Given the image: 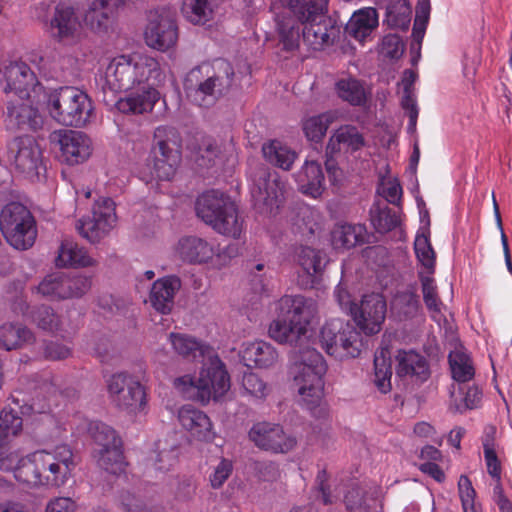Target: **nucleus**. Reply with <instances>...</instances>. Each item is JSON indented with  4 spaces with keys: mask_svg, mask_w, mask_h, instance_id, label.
Segmentation results:
<instances>
[{
    "mask_svg": "<svg viewBox=\"0 0 512 512\" xmlns=\"http://www.w3.org/2000/svg\"><path fill=\"white\" fill-rule=\"evenodd\" d=\"M214 67L223 70L225 76H210L206 80L195 84L194 81L198 79L202 69L196 67L185 78L184 89L186 95L192 103L199 107L208 108L212 106L232 84L235 73L230 63L220 59L215 61Z\"/></svg>",
    "mask_w": 512,
    "mask_h": 512,
    "instance_id": "obj_13",
    "label": "nucleus"
},
{
    "mask_svg": "<svg viewBox=\"0 0 512 512\" xmlns=\"http://www.w3.org/2000/svg\"><path fill=\"white\" fill-rule=\"evenodd\" d=\"M414 251L418 261L428 270L433 269L435 253L431 246L429 236L424 232H418L414 241Z\"/></svg>",
    "mask_w": 512,
    "mask_h": 512,
    "instance_id": "obj_51",
    "label": "nucleus"
},
{
    "mask_svg": "<svg viewBox=\"0 0 512 512\" xmlns=\"http://www.w3.org/2000/svg\"><path fill=\"white\" fill-rule=\"evenodd\" d=\"M379 17L375 8L365 7L355 11L346 25L347 34L364 42L378 27Z\"/></svg>",
    "mask_w": 512,
    "mask_h": 512,
    "instance_id": "obj_35",
    "label": "nucleus"
},
{
    "mask_svg": "<svg viewBox=\"0 0 512 512\" xmlns=\"http://www.w3.org/2000/svg\"><path fill=\"white\" fill-rule=\"evenodd\" d=\"M94 352L102 363L110 364L118 351L109 337H100L94 346Z\"/></svg>",
    "mask_w": 512,
    "mask_h": 512,
    "instance_id": "obj_61",
    "label": "nucleus"
},
{
    "mask_svg": "<svg viewBox=\"0 0 512 512\" xmlns=\"http://www.w3.org/2000/svg\"><path fill=\"white\" fill-rule=\"evenodd\" d=\"M277 28L281 42L286 50H294L299 46V42L302 39L299 26H295L289 21L278 19Z\"/></svg>",
    "mask_w": 512,
    "mask_h": 512,
    "instance_id": "obj_52",
    "label": "nucleus"
},
{
    "mask_svg": "<svg viewBox=\"0 0 512 512\" xmlns=\"http://www.w3.org/2000/svg\"><path fill=\"white\" fill-rule=\"evenodd\" d=\"M240 356L247 367L269 368L278 361L275 347L263 340L244 343Z\"/></svg>",
    "mask_w": 512,
    "mask_h": 512,
    "instance_id": "obj_32",
    "label": "nucleus"
},
{
    "mask_svg": "<svg viewBox=\"0 0 512 512\" xmlns=\"http://www.w3.org/2000/svg\"><path fill=\"white\" fill-rule=\"evenodd\" d=\"M449 364L453 379L458 383L470 381L475 374L470 357L460 351H452L449 354Z\"/></svg>",
    "mask_w": 512,
    "mask_h": 512,
    "instance_id": "obj_49",
    "label": "nucleus"
},
{
    "mask_svg": "<svg viewBox=\"0 0 512 512\" xmlns=\"http://www.w3.org/2000/svg\"><path fill=\"white\" fill-rule=\"evenodd\" d=\"M365 145L363 135L353 125H342L331 135L326 147L325 167L332 183L342 178V170L338 167L336 158L340 155L354 153Z\"/></svg>",
    "mask_w": 512,
    "mask_h": 512,
    "instance_id": "obj_16",
    "label": "nucleus"
},
{
    "mask_svg": "<svg viewBox=\"0 0 512 512\" xmlns=\"http://www.w3.org/2000/svg\"><path fill=\"white\" fill-rule=\"evenodd\" d=\"M0 229L6 241L17 250H27L37 237L36 221L19 202L6 204L0 214Z\"/></svg>",
    "mask_w": 512,
    "mask_h": 512,
    "instance_id": "obj_12",
    "label": "nucleus"
},
{
    "mask_svg": "<svg viewBox=\"0 0 512 512\" xmlns=\"http://www.w3.org/2000/svg\"><path fill=\"white\" fill-rule=\"evenodd\" d=\"M23 420L11 408H3L0 413V443H9L22 429Z\"/></svg>",
    "mask_w": 512,
    "mask_h": 512,
    "instance_id": "obj_50",
    "label": "nucleus"
},
{
    "mask_svg": "<svg viewBox=\"0 0 512 512\" xmlns=\"http://www.w3.org/2000/svg\"><path fill=\"white\" fill-rule=\"evenodd\" d=\"M146 44L158 51H167L178 41L176 21L167 14H151L145 28Z\"/></svg>",
    "mask_w": 512,
    "mask_h": 512,
    "instance_id": "obj_24",
    "label": "nucleus"
},
{
    "mask_svg": "<svg viewBox=\"0 0 512 512\" xmlns=\"http://www.w3.org/2000/svg\"><path fill=\"white\" fill-rule=\"evenodd\" d=\"M242 386L246 393L256 399H264L269 394L267 384L254 372L244 373Z\"/></svg>",
    "mask_w": 512,
    "mask_h": 512,
    "instance_id": "obj_54",
    "label": "nucleus"
},
{
    "mask_svg": "<svg viewBox=\"0 0 512 512\" xmlns=\"http://www.w3.org/2000/svg\"><path fill=\"white\" fill-rule=\"evenodd\" d=\"M297 261L306 276L303 285L314 287L319 282L328 262L326 254L321 250L303 246L297 252Z\"/></svg>",
    "mask_w": 512,
    "mask_h": 512,
    "instance_id": "obj_33",
    "label": "nucleus"
},
{
    "mask_svg": "<svg viewBox=\"0 0 512 512\" xmlns=\"http://www.w3.org/2000/svg\"><path fill=\"white\" fill-rule=\"evenodd\" d=\"M387 305L381 294L372 293L362 297L351 316L356 325L367 335L380 332L386 317Z\"/></svg>",
    "mask_w": 512,
    "mask_h": 512,
    "instance_id": "obj_23",
    "label": "nucleus"
},
{
    "mask_svg": "<svg viewBox=\"0 0 512 512\" xmlns=\"http://www.w3.org/2000/svg\"><path fill=\"white\" fill-rule=\"evenodd\" d=\"M1 85L5 93L14 92L18 98H38L45 90L25 62H11L6 66Z\"/></svg>",
    "mask_w": 512,
    "mask_h": 512,
    "instance_id": "obj_22",
    "label": "nucleus"
},
{
    "mask_svg": "<svg viewBox=\"0 0 512 512\" xmlns=\"http://www.w3.org/2000/svg\"><path fill=\"white\" fill-rule=\"evenodd\" d=\"M248 436L256 447L274 454H286L297 445L293 434L287 433L282 425L268 421L254 423Z\"/></svg>",
    "mask_w": 512,
    "mask_h": 512,
    "instance_id": "obj_20",
    "label": "nucleus"
},
{
    "mask_svg": "<svg viewBox=\"0 0 512 512\" xmlns=\"http://www.w3.org/2000/svg\"><path fill=\"white\" fill-rule=\"evenodd\" d=\"M396 361V373L399 377H407L416 383H423L430 376L426 358L414 350H399Z\"/></svg>",
    "mask_w": 512,
    "mask_h": 512,
    "instance_id": "obj_29",
    "label": "nucleus"
},
{
    "mask_svg": "<svg viewBox=\"0 0 512 512\" xmlns=\"http://www.w3.org/2000/svg\"><path fill=\"white\" fill-rule=\"evenodd\" d=\"M377 194L386 202L399 205L402 197V187L395 178H382L377 186Z\"/></svg>",
    "mask_w": 512,
    "mask_h": 512,
    "instance_id": "obj_53",
    "label": "nucleus"
},
{
    "mask_svg": "<svg viewBox=\"0 0 512 512\" xmlns=\"http://www.w3.org/2000/svg\"><path fill=\"white\" fill-rule=\"evenodd\" d=\"M378 490L367 491L361 487H353L345 495L346 508L350 512L376 511L378 506Z\"/></svg>",
    "mask_w": 512,
    "mask_h": 512,
    "instance_id": "obj_41",
    "label": "nucleus"
},
{
    "mask_svg": "<svg viewBox=\"0 0 512 512\" xmlns=\"http://www.w3.org/2000/svg\"><path fill=\"white\" fill-rule=\"evenodd\" d=\"M7 445L8 443H0V470L12 472L15 475V469L23 456L17 450H10Z\"/></svg>",
    "mask_w": 512,
    "mask_h": 512,
    "instance_id": "obj_58",
    "label": "nucleus"
},
{
    "mask_svg": "<svg viewBox=\"0 0 512 512\" xmlns=\"http://www.w3.org/2000/svg\"><path fill=\"white\" fill-rule=\"evenodd\" d=\"M115 6L113 0H93L84 15L85 24L96 33H108L114 24Z\"/></svg>",
    "mask_w": 512,
    "mask_h": 512,
    "instance_id": "obj_34",
    "label": "nucleus"
},
{
    "mask_svg": "<svg viewBox=\"0 0 512 512\" xmlns=\"http://www.w3.org/2000/svg\"><path fill=\"white\" fill-rule=\"evenodd\" d=\"M239 248L230 244L220 248L213 241L198 236H184L178 240L176 254L188 264H210L211 267L221 269L238 255Z\"/></svg>",
    "mask_w": 512,
    "mask_h": 512,
    "instance_id": "obj_11",
    "label": "nucleus"
},
{
    "mask_svg": "<svg viewBox=\"0 0 512 512\" xmlns=\"http://www.w3.org/2000/svg\"><path fill=\"white\" fill-rule=\"evenodd\" d=\"M180 425L190 435L200 441H212L215 436L210 418L191 404L182 406L178 411Z\"/></svg>",
    "mask_w": 512,
    "mask_h": 512,
    "instance_id": "obj_28",
    "label": "nucleus"
},
{
    "mask_svg": "<svg viewBox=\"0 0 512 512\" xmlns=\"http://www.w3.org/2000/svg\"><path fill=\"white\" fill-rule=\"evenodd\" d=\"M388 356L389 352L382 348L380 352L375 353L374 357L373 383L382 394H387L392 389V367Z\"/></svg>",
    "mask_w": 512,
    "mask_h": 512,
    "instance_id": "obj_45",
    "label": "nucleus"
},
{
    "mask_svg": "<svg viewBox=\"0 0 512 512\" xmlns=\"http://www.w3.org/2000/svg\"><path fill=\"white\" fill-rule=\"evenodd\" d=\"M319 340L324 351L337 360L357 358L363 348V338L356 326L339 318L324 323Z\"/></svg>",
    "mask_w": 512,
    "mask_h": 512,
    "instance_id": "obj_10",
    "label": "nucleus"
},
{
    "mask_svg": "<svg viewBox=\"0 0 512 512\" xmlns=\"http://www.w3.org/2000/svg\"><path fill=\"white\" fill-rule=\"evenodd\" d=\"M94 263L93 258L83 247H79L72 240L65 239L62 241L56 258L57 266L88 267L94 265Z\"/></svg>",
    "mask_w": 512,
    "mask_h": 512,
    "instance_id": "obj_38",
    "label": "nucleus"
},
{
    "mask_svg": "<svg viewBox=\"0 0 512 512\" xmlns=\"http://www.w3.org/2000/svg\"><path fill=\"white\" fill-rule=\"evenodd\" d=\"M328 0H289L288 9L304 25L302 40L313 50L334 41L339 28L325 15Z\"/></svg>",
    "mask_w": 512,
    "mask_h": 512,
    "instance_id": "obj_4",
    "label": "nucleus"
},
{
    "mask_svg": "<svg viewBox=\"0 0 512 512\" xmlns=\"http://www.w3.org/2000/svg\"><path fill=\"white\" fill-rule=\"evenodd\" d=\"M115 203L109 197H100L92 208V216H84L76 223L78 233L91 243L99 242L116 225Z\"/></svg>",
    "mask_w": 512,
    "mask_h": 512,
    "instance_id": "obj_17",
    "label": "nucleus"
},
{
    "mask_svg": "<svg viewBox=\"0 0 512 512\" xmlns=\"http://www.w3.org/2000/svg\"><path fill=\"white\" fill-rule=\"evenodd\" d=\"M35 461L40 469L41 486L46 487L65 485L74 468L73 452L66 444L51 450H37Z\"/></svg>",
    "mask_w": 512,
    "mask_h": 512,
    "instance_id": "obj_15",
    "label": "nucleus"
},
{
    "mask_svg": "<svg viewBox=\"0 0 512 512\" xmlns=\"http://www.w3.org/2000/svg\"><path fill=\"white\" fill-rule=\"evenodd\" d=\"M195 211L202 221L224 236L239 238L243 231V220L232 199L224 192L210 189L200 194Z\"/></svg>",
    "mask_w": 512,
    "mask_h": 512,
    "instance_id": "obj_6",
    "label": "nucleus"
},
{
    "mask_svg": "<svg viewBox=\"0 0 512 512\" xmlns=\"http://www.w3.org/2000/svg\"><path fill=\"white\" fill-rule=\"evenodd\" d=\"M404 52V43L396 34L386 35L381 44V53L388 58L398 59Z\"/></svg>",
    "mask_w": 512,
    "mask_h": 512,
    "instance_id": "obj_59",
    "label": "nucleus"
},
{
    "mask_svg": "<svg viewBox=\"0 0 512 512\" xmlns=\"http://www.w3.org/2000/svg\"><path fill=\"white\" fill-rule=\"evenodd\" d=\"M401 106L409 117L408 130L414 131L418 118V108L413 91H403Z\"/></svg>",
    "mask_w": 512,
    "mask_h": 512,
    "instance_id": "obj_63",
    "label": "nucleus"
},
{
    "mask_svg": "<svg viewBox=\"0 0 512 512\" xmlns=\"http://www.w3.org/2000/svg\"><path fill=\"white\" fill-rule=\"evenodd\" d=\"M423 300L430 312L440 313L442 302L437 294L435 281L431 277H423L421 279Z\"/></svg>",
    "mask_w": 512,
    "mask_h": 512,
    "instance_id": "obj_55",
    "label": "nucleus"
},
{
    "mask_svg": "<svg viewBox=\"0 0 512 512\" xmlns=\"http://www.w3.org/2000/svg\"><path fill=\"white\" fill-rule=\"evenodd\" d=\"M412 9L406 0H390L386 7L385 21L391 28L405 30L411 21Z\"/></svg>",
    "mask_w": 512,
    "mask_h": 512,
    "instance_id": "obj_46",
    "label": "nucleus"
},
{
    "mask_svg": "<svg viewBox=\"0 0 512 512\" xmlns=\"http://www.w3.org/2000/svg\"><path fill=\"white\" fill-rule=\"evenodd\" d=\"M461 398L458 401L457 398L454 399L455 409L462 413L467 409L476 408L482 398V392L476 386H469L466 391L461 389Z\"/></svg>",
    "mask_w": 512,
    "mask_h": 512,
    "instance_id": "obj_56",
    "label": "nucleus"
},
{
    "mask_svg": "<svg viewBox=\"0 0 512 512\" xmlns=\"http://www.w3.org/2000/svg\"><path fill=\"white\" fill-rule=\"evenodd\" d=\"M13 311L16 314L23 315L27 319H30L42 330L49 332H66L62 321H60L59 317L48 306L41 305L29 312V306L26 301L19 298L13 303Z\"/></svg>",
    "mask_w": 512,
    "mask_h": 512,
    "instance_id": "obj_31",
    "label": "nucleus"
},
{
    "mask_svg": "<svg viewBox=\"0 0 512 512\" xmlns=\"http://www.w3.org/2000/svg\"><path fill=\"white\" fill-rule=\"evenodd\" d=\"M70 430L77 434L87 432L101 449L98 465L107 473L119 477L125 472L126 463L116 431L101 421H90L82 414L73 415L68 423Z\"/></svg>",
    "mask_w": 512,
    "mask_h": 512,
    "instance_id": "obj_7",
    "label": "nucleus"
},
{
    "mask_svg": "<svg viewBox=\"0 0 512 512\" xmlns=\"http://www.w3.org/2000/svg\"><path fill=\"white\" fill-rule=\"evenodd\" d=\"M254 208L262 214H273L282 203L286 182L275 171L259 167L248 177Z\"/></svg>",
    "mask_w": 512,
    "mask_h": 512,
    "instance_id": "obj_14",
    "label": "nucleus"
},
{
    "mask_svg": "<svg viewBox=\"0 0 512 512\" xmlns=\"http://www.w3.org/2000/svg\"><path fill=\"white\" fill-rule=\"evenodd\" d=\"M43 97L47 112L57 123L81 128L90 122L93 104L84 91L72 86H63L44 90Z\"/></svg>",
    "mask_w": 512,
    "mask_h": 512,
    "instance_id": "obj_5",
    "label": "nucleus"
},
{
    "mask_svg": "<svg viewBox=\"0 0 512 512\" xmlns=\"http://www.w3.org/2000/svg\"><path fill=\"white\" fill-rule=\"evenodd\" d=\"M157 451H155V469L161 472L169 470L176 462L177 448L171 447L169 450L160 449V443L156 444Z\"/></svg>",
    "mask_w": 512,
    "mask_h": 512,
    "instance_id": "obj_60",
    "label": "nucleus"
},
{
    "mask_svg": "<svg viewBox=\"0 0 512 512\" xmlns=\"http://www.w3.org/2000/svg\"><path fill=\"white\" fill-rule=\"evenodd\" d=\"M111 403L126 415L137 418L149 410L148 393L139 379L127 372H115L105 377Z\"/></svg>",
    "mask_w": 512,
    "mask_h": 512,
    "instance_id": "obj_9",
    "label": "nucleus"
},
{
    "mask_svg": "<svg viewBox=\"0 0 512 512\" xmlns=\"http://www.w3.org/2000/svg\"><path fill=\"white\" fill-rule=\"evenodd\" d=\"M155 146L153 164L147 163L137 171L138 178L146 184L154 179L171 180L181 162L176 130L170 126H158L154 131Z\"/></svg>",
    "mask_w": 512,
    "mask_h": 512,
    "instance_id": "obj_8",
    "label": "nucleus"
},
{
    "mask_svg": "<svg viewBox=\"0 0 512 512\" xmlns=\"http://www.w3.org/2000/svg\"><path fill=\"white\" fill-rule=\"evenodd\" d=\"M33 98H18L7 103L5 124L7 129L36 131L43 124V117L38 109L32 106Z\"/></svg>",
    "mask_w": 512,
    "mask_h": 512,
    "instance_id": "obj_25",
    "label": "nucleus"
},
{
    "mask_svg": "<svg viewBox=\"0 0 512 512\" xmlns=\"http://www.w3.org/2000/svg\"><path fill=\"white\" fill-rule=\"evenodd\" d=\"M265 160L273 166L288 171L297 158V154L289 146L278 140H272L262 147Z\"/></svg>",
    "mask_w": 512,
    "mask_h": 512,
    "instance_id": "obj_40",
    "label": "nucleus"
},
{
    "mask_svg": "<svg viewBox=\"0 0 512 512\" xmlns=\"http://www.w3.org/2000/svg\"><path fill=\"white\" fill-rule=\"evenodd\" d=\"M335 90L338 97L352 106L366 103L367 93L362 83L355 78H343L336 82Z\"/></svg>",
    "mask_w": 512,
    "mask_h": 512,
    "instance_id": "obj_44",
    "label": "nucleus"
},
{
    "mask_svg": "<svg viewBox=\"0 0 512 512\" xmlns=\"http://www.w3.org/2000/svg\"><path fill=\"white\" fill-rule=\"evenodd\" d=\"M182 287L181 279L168 275L157 279L150 289L149 302L161 314H169L175 303V297Z\"/></svg>",
    "mask_w": 512,
    "mask_h": 512,
    "instance_id": "obj_27",
    "label": "nucleus"
},
{
    "mask_svg": "<svg viewBox=\"0 0 512 512\" xmlns=\"http://www.w3.org/2000/svg\"><path fill=\"white\" fill-rule=\"evenodd\" d=\"M174 351L187 360L205 359L197 379L189 375L176 378L175 387L186 396L196 394L201 401L219 400L230 389V377L221 359L206 343L184 333H170Z\"/></svg>",
    "mask_w": 512,
    "mask_h": 512,
    "instance_id": "obj_3",
    "label": "nucleus"
},
{
    "mask_svg": "<svg viewBox=\"0 0 512 512\" xmlns=\"http://www.w3.org/2000/svg\"><path fill=\"white\" fill-rule=\"evenodd\" d=\"M222 0H184L182 13L192 24H204L212 17L214 9Z\"/></svg>",
    "mask_w": 512,
    "mask_h": 512,
    "instance_id": "obj_42",
    "label": "nucleus"
},
{
    "mask_svg": "<svg viewBox=\"0 0 512 512\" xmlns=\"http://www.w3.org/2000/svg\"><path fill=\"white\" fill-rule=\"evenodd\" d=\"M299 191L313 199H317L325 190V178L321 165L314 160H306L295 174Z\"/></svg>",
    "mask_w": 512,
    "mask_h": 512,
    "instance_id": "obj_30",
    "label": "nucleus"
},
{
    "mask_svg": "<svg viewBox=\"0 0 512 512\" xmlns=\"http://www.w3.org/2000/svg\"><path fill=\"white\" fill-rule=\"evenodd\" d=\"M33 341L32 331L22 324L7 323L0 326V349L16 350Z\"/></svg>",
    "mask_w": 512,
    "mask_h": 512,
    "instance_id": "obj_36",
    "label": "nucleus"
},
{
    "mask_svg": "<svg viewBox=\"0 0 512 512\" xmlns=\"http://www.w3.org/2000/svg\"><path fill=\"white\" fill-rule=\"evenodd\" d=\"M165 67L156 57L132 52L111 58L98 84L104 92L118 93L137 89L139 92L120 98L116 108L124 114H143L152 111L160 99L157 87L166 81Z\"/></svg>",
    "mask_w": 512,
    "mask_h": 512,
    "instance_id": "obj_2",
    "label": "nucleus"
},
{
    "mask_svg": "<svg viewBox=\"0 0 512 512\" xmlns=\"http://www.w3.org/2000/svg\"><path fill=\"white\" fill-rule=\"evenodd\" d=\"M298 229L303 236L315 235L323 226V215L319 209L311 206H302L298 211Z\"/></svg>",
    "mask_w": 512,
    "mask_h": 512,
    "instance_id": "obj_48",
    "label": "nucleus"
},
{
    "mask_svg": "<svg viewBox=\"0 0 512 512\" xmlns=\"http://www.w3.org/2000/svg\"><path fill=\"white\" fill-rule=\"evenodd\" d=\"M395 304L400 306L405 316H412L418 311L420 302L418 296L412 291H405L395 298Z\"/></svg>",
    "mask_w": 512,
    "mask_h": 512,
    "instance_id": "obj_62",
    "label": "nucleus"
},
{
    "mask_svg": "<svg viewBox=\"0 0 512 512\" xmlns=\"http://www.w3.org/2000/svg\"><path fill=\"white\" fill-rule=\"evenodd\" d=\"M8 159L15 170L25 177L39 175L43 164V152L32 136H18L8 144Z\"/></svg>",
    "mask_w": 512,
    "mask_h": 512,
    "instance_id": "obj_18",
    "label": "nucleus"
},
{
    "mask_svg": "<svg viewBox=\"0 0 512 512\" xmlns=\"http://www.w3.org/2000/svg\"><path fill=\"white\" fill-rule=\"evenodd\" d=\"M35 459L36 451L22 457L14 475L18 482L33 487L41 486L40 469Z\"/></svg>",
    "mask_w": 512,
    "mask_h": 512,
    "instance_id": "obj_47",
    "label": "nucleus"
},
{
    "mask_svg": "<svg viewBox=\"0 0 512 512\" xmlns=\"http://www.w3.org/2000/svg\"><path fill=\"white\" fill-rule=\"evenodd\" d=\"M317 313L316 301L302 294L284 295L277 302V317L269 327V335L281 344L294 347L289 375L297 391L299 404L312 417L326 421L329 408L324 401V377L328 365L315 348L303 346L308 326Z\"/></svg>",
    "mask_w": 512,
    "mask_h": 512,
    "instance_id": "obj_1",
    "label": "nucleus"
},
{
    "mask_svg": "<svg viewBox=\"0 0 512 512\" xmlns=\"http://www.w3.org/2000/svg\"><path fill=\"white\" fill-rule=\"evenodd\" d=\"M90 287V277L57 272L47 275L36 287V291L50 299H67L83 296Z\"/></svg>",
    "mask_w": 512,
    "mask_h": 512,
    "instance_id": "obj_21",
    "label": "nucleus"
},
{
    "mask_svg": "<svg viewBox=\"0 0 512 512\" xmlns=\"http://www.w3.org/2000/svg\"><path fill=\"white\" fill-rule=\"evenodd\" d=\"M49 142L60 151V159L68 165L82 164L92 154L91 139L81 131L59 129L49 135Z\"/></svg>",
    "mask_w": 512,
    "mask_h": 512,
    "instance_id": "obj_19",
    "label": "nucleus"
},
{
    "mask_svg": "<svg viewBox=\"0 0 512 512\" xmlns=\"http://www.w3.org/2000/svg\"><path fill=\"white\" fill-rule=\"evenodd\" d=\"M370 221L378 233H388L400 225V210L376 201L370 208Z\"/></svg>",
    "mask_w": 512,
    "mask_h": 512,
    "instance_id": "obj_39",
    "label": "nucleus"
},
{
    "mask_svg": "<svg viewBox=\"0 0 512 512\" xmlns=\"http://www.w3.org/2000/svg\"><path fill=\"white\" fill-rule=\"evenodd\" d=\"M80 28V21L72 6L60 3L55 7L49 26L53 39L61 43L73 42L78 38Z\"/></svg>",
    "mask_w": 512,
    "mask_h": 512,
    "instance_id": "obj_26",
    "label": "nucleus"
},
{
    "mask_svg": "<svg viewBox=\"0 0 512 512\" xmlns=\"http://www.w3.org/2000/svg\"><path fill=\"white\" fill-rule=\"evenodd\" d=\"M484 458L489 475L495 481H501V465L494 448L489 443H484Z\"/></svg>",
    "mask_w": 512,
    "mask_h": 512,
    "instance_id": "obj_64",
    "label": "nucleus"
},
{
    "mask_svg": "<svg viewBox=\"0 0 512 512\" xmlns=\"http://www.w3.org/2000/svg\"><path fill=\"white\" fill-rule=\"evenodd\" d=\"M365 233L364 225L339 223L331 233V241L336 249H350L364 241Z\"/></svg>",
    "mask_w": 512,
    "mask_h": 512,
    "instance_id": "obj_37",
    "label": "nucleus"
},
{
    "mask_svg": "<svg viewBox=\"0 0 512 512\" xmlns=\"http://www.w3.org/2000/svg\"><path fill=\"white\" fill-rule=\"evenodd\" d=\"M336 120V112L326 111L303 119L302 129L306 138L319 142L325 136L328 127Z\"/></svg>",
    "mask_w": 512,
    "mask_h": 512,
    "instance_id": "obj_43",
    "label": "nucleus"
},
{
    "mask_svg": "<svg viewBox=\"0 0 512 512\" xmlns=\"http://www.w3.org/2000/svg\"><path fill=\"white\" fill-rule=\"evenodd\" d=\"M233 471V463L231 460L222 458L214 467L213 472L209 476L212 488L219 489L230 477Z\"/></svg>",
    "mask_w": 512,
    "mask_h": 512,
    "instance_id": "obj_57",
    "label": "nucleus"
}]
</instances>
